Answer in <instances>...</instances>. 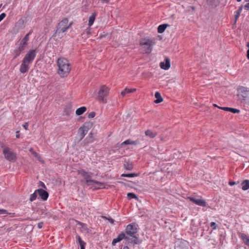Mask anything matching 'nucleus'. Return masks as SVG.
<instances>
[{
  "instance_id": "23",
  "label": "nucleus",
  "mask_w": 249,
  "mask_h": 249,
  "mask_svg": "<svg viewBox=\"0 0 249 249\" xmlns=\"http://www.w3.org/2000/svg\"><path fill=\"white\" fill-rule=\"evenodd\" d=\"M87 110V108L85 107H82L78 108L76 110V114L78 116L81 115L83 114Z\"/></svg>"
},
{
  "instance_id": "33",
  "label": "nucleus",
  "mask_w": 249,
  "mask_h": 249,
  "mask_svg": "<svg viewBox=\"0 0 249 249\" xmlns=\"http://www.w3.org/2000/svg\"><path fill=\"white\" fill-rule=\"evenodd\" d=\"M29 36L27 34L25 35V36L24 37V38L22 39L21 41L22 42H24V43L27 44V42L29 40Z\"/></svg>"
},
{
  "instance_id": "49",
  "label": "nucleus",
  "mask_w": 249,
  "mask_h": 249,
  "mask_svg": "<svg viewBox=\"0 0 249 249\" xmlns=\"http://www.w3.org/2000/svg\"><path fill=\"white\" fill-rule=\"evenodd\" d=\"M16 137L18 139L20 137V134H19V131H17L16 132Z\"/></svg>"
},
{
  "instance_id": "45",
  "label": "nucleus",
  "mask_w": 249,
  "mask_h": 249,
  "mask_svg": "<svg viewBox=\"0 0 249 249\" xmlns=\"http://www.w3.org/2000/svg\"><path fill=\"white\" fill-rule=\"evenodd\" d=\"M43 223L42 222H39L37 224V227L38 229H41L42 228Z\"/></svg>"
},
{
  "instance_id": "29",
  "label": "nucleus",
  "mask_w": 249,
  "mask_h": 249,
  "mask_svg": "<svg viewBox=\"0 0 249 249\" xmlns=\"http://www.w3.org/2000/svg\"><path fill=\"white\" fill-rule=\"evenodd\" d=\"M138 176V174L136 173H131V174H123L122 177H127V178H133Z\"/></svg>"
},
{
  "instance_id": "13",
  "label": "nucleus",
  "mask_w": 249,
  "mask_h": 249,
  "mask_svg": "<svg viewBox=\"0 0 249 249\" xmlns=\"http://www.w3.org/2000/svg\"><path fill=\"white\" fill-rule=\"evenodd\" d=\"M160 66L162 69L167 70L170 67V60L169 58L166 57L164 61L161 62Z\"/></svg>"
},
{
  "instance_id": "55",
  "label": "nucleus",
  "mask_w": 249,
  "mask_h": 249,
  "mask_svg": "<svg viewBox=\"0 0 249 249\" xmlns=\"http://www.w3.org/2000/svg\"><path fill=\"white\" fill-rule=\"evenodd\" d=\"M82 226V228H83L84 229H87V227H86V225L84 224H81Z\"/></svg>"
},
{
  "instance_id": "46",
  "label": "nucleus",
  "mask_w": 249,
  "mask_h": 249,
  "mask_svg": "<svg viewBox=\"0 0 249 249\" xmlns=\"http://www.w3.org/2000/svg\"><path fill=\"white\" fill-rule=\"evenodd\" d=\"M23 127L26 129V130H27L28 129V123H25V124H24L23 125H22Z\"/></svg>"
},
{
  "instance_id": "27",
  "label": "nucleus",
  "mask_w": 249,
  "mask_h": 249,
  "mask_svg": "<svg viewBox=\"0 0 249 249\" xmlns=\"http://www.w3.org/2000/svg\"><path fill=\"white\" fill-rule=\"evenodd\" d=\"M137 142L136 141H130V140H127L121 143V145L126 144H137Z\"/></svg>"
},
{
  "instance_id": "11",
  "label": "nucleus",
  "mask_w": 249,
  "mask_h": 249,
  "mask_svg": "<svg viewBox=\"0 0 249 249\" xmlns=\"http://www.w3.org/2000/svg\"><path fill=\"white\" fill-rule=\"evenodd\" d=\"M189 199L190 201L197 205L203 207H206L207 206L206 202L204 199H196L193 197H189Z\"/></svg>"
},
{
  "instance_id": "1",
  "label": "nucleus",
  "mask_w": 249,
  "mask_h": 249,
  "mask_svg": "<svg viewBox=\"0 0 249 249\" xmlns=\"http://www.w3.org/2000/svg\"><path fill=\"white\" fill-rule=\"evenodd\" d=\"M57 65L59 68L58 73L63 77H67L71 70L68 60L64 58H59Z\"/></svg>"
},
{
  "instance_id": "56",
  "label": "nucleus",
  "mask_w": 249,
  "mask_h": 249,
  "mask_svg": "<svg viewBox=\"0 0 249 249\" xmlns=\"http://www.w3.org/2000/svg\"><path fill=\"white\" fill-rule=\"evenodd\" d=\"M40 183H41V186L42 187L45 188V184L42 182H40Z\"/></svg>"
},
{
  "instance_id": "30",
  "label": "nucleus",
  "mask_w": 249,
  "mask_h": 249,
  "mask_svg": "<svg viewBox=\"0 0 249 249\" xmlns=\"http://www.w3.org/2000/svg\"><path fill=\"white\" fill-rule=\"evenodd\" d=\"M38 195L37 192H36V190L35 191V192L31 195L30 197V200L31 201H33L36 199L37 198V196Z\"/></svg>"
},
{
  "instance_id": "26",
  "label": "nucleus",
  "mask_w": 249,
  "mask_h": 249,
  "mask_svg": "<svg viewBox=\"0 0 249 249\" xmlns=\"http://www.w3.org/2000/svg\"><path fill=\"white\" fill-rule=\"evenodd\" d=\"M22 51H21V50H20L19 49H18V48H17V49H16L14 51V53H13V55H14V58H17L18 56L22 53Z\"/></svg>"
},
{
  "instance_id": "28",
  "label": "nucleus",
  "mask_w": 249,
  "mask_h": 249,
  "mask_svg": "<svg viewBox=\"0 0 249 249\" xmlns=\"http://www.w3.org/2000/svg\"><path fill=\"white\" fill-rule=\"evenodd\" d=\"M124 166V169L127 170L131 171L133 169V165L132 163H129L128 162L125 163Z\"/></svg>"
},
{
  "instance_id": "20",
  "label": "nucleus",
  "mask_w": 249,
  "mask_h": 249,
  "mask_svg": "<svg viewBox=\"0 0 249 249\" xmlns=\"http://www.w3.org/2000/svg\"><path fill=\"white\" fill-rule=\"evenodd\" d=\"M169 26L170 25L168 24H162L159 25L158 28V32L160 34L163 33L166 28Z\"/></svg>"
},
{
  "instance_id": "57",
  "label": "nucleus",
  "mask_w": 249,
  "mask_h": 249,
  "mask_svg": "<svg viewBox=\"0 0 249 249\" xmlns=\"http://www.w3.org/2000/svg\"><path fill=\"white\" fill-rule=\"evenodd\" d=\"M123 249H129V248L127 246L124 247Z\"/></svg>"
},
{
  "instance_id": "34",
  "label": "nucleus",
  "mask_w": 249,
  "mask_h": 249,
  "mask_svg": "<svg viewBox=\"0 0 249 249\" xmlns=\"http://www.w3.org/2000/svg\"><path fill=\"white\" fill-rule=\"evenodd\" d=\"M127 195L129 198H138L136 195L132 193H128Z\"/></svg>"
},
{
  "instance_id": "50",
  "label": "nucleus",
  "mask_w": 249,
  "mask_h": 249,
  "mask_svg": "<svg viewBox=\"0 0 249 249\" xmlns=\"http://www.w3.org/2000/svg\"><path fill=\"white\" fill-rule=\"evenodd\" d=\"M102 3H108L110 0H100Z\"/></svg>"
},
{
  "instance_id": "51",
  "label": "nucleus",
  "mask_w": 249,
  "mask_h": 249,
  "mask_svg": "<svg viewBox=\"0 0 249 249\" xmlns=\"http://www.w3.org/2000/svg\"><path fill=\"white\" fill-rule=\"evenodd\" d=\"M245 9L247 10H249V3H247L245 5Z\"/></svg>"
},
{
  "instance_id": "6",
  "label": "nucleus",
  "mask_w": 249,
  "mask_h": 249,
  "mask_svg": "<svg viewBox=\"0 0 249 249\" xmlns=\"http://www.w3.org/2000/svg\"><path fill=\"white\" fill-rule=\"evenodd\" d=\"M3 154L5 158L9 161H15L16 160V153L8 147L3 149Z\"/></svg>"
},
{
  "instance_id": "48",
  "label": "nucleus",
  "mask_w": 249,
  "mask_h": 249,
  "mask_svg": "<svg viewBox=\"0 0 249 249\" xmlns=\"http://www.w3.org/2000/svg\"><path fill=\"white\" fill-rule=\"evenodd\" d=\"M24 23V20L23 19H20L17 23L18 25L23 24Z\"/></svg>"
},
{
  "instance_id": "54",
  "label": "nucleus",
  "mask_w": 249,
  "mask_h": 249,
  "mask_svg": "<svg viewBox=\"0 0 249 249\" xmlns=\"http://www.w3.org/2000/svg\"><path fill=\"white\" fill-rule=\"evenodd\" d=\"M33 32V30H30V31L28 32V33H27V34L29 36H30L31 34H32Z\"/></svg>"
},
{
  "instance_id": "61",
  "label": "nucleus",
  "mask_w": 249,
  "mask_h": 249,
  "mask_svg": "<svg viewBox=\"0 0 249 249\" xmlns=\"http://www.w3.org/2000/svg\"><path fill=\"white\" fill-rule=\"evenodd\" d=\"M242 0H237V2H240Z\"/></svg>"
},
{
  "instance_id": "52",
  "label": "nucleus",
  "mask_w": 249,
  "mask_h": 249,
  "mask_svg": "<svg viewBox=\"0 0 249 249\" xmlns=\"http://www.w3.org/2000/svg\"><path fill=\"white\" fill-rule=\"evenodd\" d=\"M235 184H236V182H234V181L229 182V185L231 186H233V185H235Z\"/></svg>"
},
{
  "instance_id": "19",
  "label": "nucleus",
  "mask_w": 249,
  "mask_h": 249,
  "mask_svg": "<svg viewBox=\"0 0 249 249\" xmlns=\"http://www.w3.org/2000/svg\"><path fill=\"white\" fill-rule=\"evenodd\" d=\"M96 13L93 12L92 14L89 16V19L88 25L90 27L92 26L95 21V18L96 17Z\"/></svg>"
},
{
  "instance_id": "47",
  "label": "nucleus",
  "mask_w": 249,
  "mask_h": 249,
  "mask_svg": "<svg viewBox=\"0 0 249 249\" xmlns=\"http://www.w3.org/2000/svg\"><path fill=\"white\" fill-rule=\"evenodd\" d=\"M118 241H117V240L116 239V238H114V239H113V240H112V245L113 246H115V244H116L117 243H118Z\"/></svg>"
},
{
  "instance_id": "53",
  "label": "nucleus",
  "mask_w": 249,
  "mask_h": 249,
  "mask_svg": "<svg viewBox=\"0 0 249 249\" xmlns=\"http://www.w3.org/2000/svg\"><path fill=\"white\" fill-rule=\"evenodd\" d=\"M247 57L248 59H249V49L248 50L247 52Z\"/></svg>"
},
{
  "instance_id": "42",
  "label": "nucleus",
  "mask_w": 249,
  "mask_h": 249,
  "mask_svg": "<svg viewBox=\"0 0 249 249\" xmlns=\"http://www.w3.org/2000/svg\"><path fill=\"white\" fill-rule=\"evenodd\" d=\"M219 0H208L212 4H214L215 2L218 3Z\"/></svg>"
},
{
  "instance_id": "24",
  "label": "nucleus",
  "mask_w": 249,
  "mask_h": 249,
  "mask_svg": "<svg viewBox=\"0 0 249 249\" xmlns=\"http://www.w3.org/2000/svg\"><path fill=\"white\" fill-rule=\"evenodd\" d=\"M123 239H124L126 240H129V238L127 236H125V234L124 232H122L121 233L119 234L117 237L116 238V239L117 240V241H118V242L121 241Z\"/></svg>"
},
{
  "instance_id": "35",
  "label": "nucleus",
  "mask_w": 249,
  "mask_h": 249,
  "mask_svg": "<svg viewBox=\"0 0 249 249\" xmlns=\"http://www.w3.org/2000/svg\"><path fill=\"white\" fill-rule=\"evenodd\" d=\"M0 214L2 215H6L10 214V213H9L6 210L0 209Z\"/></svg>"
},
{
  "instance_id": "25",
  "label": "nucleus",
  "mask_w": 249,
  "mask_h": 249,
  "mask_svg": "<svg viewBox=\"0 0 249 249\" xmlns=\"http://www.w3.org/2000/svg\"><path fill=\"white\" fill-rule=\"evenodd\" d=\"M136 90V89H127V88H126L123 91H122L121 92V95L124 97V96L127 93H131V92H133L134 91H135Z\"/></svg>"
},
{
  "instance_id": "2",
  "label": "nucleus",
  "mask_w": 249,
  "mask_h": 249,
  "mask_svg": "<svg viewBox=\"0 0 249 249\" xmlns=\"http://www.w3.org/2000/svg\"><path fill=\"white\" fill-rule=\"evenodd\" d=\"M155 39L144 38L141 40L140 45V50L143 53H150L155 44Z\"/></svg>"
},
{
  "instance_id": "17",
  "label": "nucleus",
  "mask_w": 249,
  "mask_h": 249,
  "mask_svg": "<svg viewBox=\"0 0 249 249\" xmlns=\"http://www.w3.org/2000/svg\"><path fill=\"white\" fill-rule=\"evenodd\" d=\"M145 134L146 136L151 139L155 138L157 135V132H154L150 129L145 131Z\"/></svg>"
},
{
  "instance_id": "60",
  "label": "nucleus",
  "mask_w": 249,
  "mask_h": 249,
  "mask_svg": "<svg viewBox=\"0 0 249 249\" xmlns=\"http://www.w3.org/2000/svg\"><path fill=\"white\" fill-rule=\"evenodd\" d=\"M247 47H248V48H249V42H248V43H247Z\"/></svg>"
},
{
  "instance_id": "3",
  "label": "nucleus",
  "mask_w": 249,
  "mask_h": 249,
  "mask_svg": "<svg viewBox=\"0 0 249 249\" xmlns=\"http://www.w3.org/2000/svg\"><path fill=\"white\" fill-rule=\"evenodd\" d=\"M110 89L109 87L105 85H102L99 87L96 97L98 102L104 104L107 103V97L108 96Z\"/></svg>"
},
{
  "instance_id": "8",
  "label": "nucleus",
  "mask_w": 249,
  "mask_h": 249,
  "mask_svg": "<svg viewBox=\"0 0 249 249\" xmlns=\"http://www.w3.org/2000/svg\"><path fill=\"white\" fill-rule=\"evenodd\" d=\"M237 91L239 93V96H241L240 98L242 102H246L248 96L249 95V89L247 88L240 86L237 89Z\"/></svg>"
},
{
  "instance_id": "12",
  "label": "nucleus",
  "mask_w": 249,
  "mask_h": 249,
  "mask_svg": "<svg viewBox=\"0 0 249 249\" xmlns=\"http://www.w3.org/2000/svg\"><path fill=\"white\" fill-rule=\"evenodd\" d=\"M36 192H37L39 197L43 200H46L47 199L49 194L47 191L42 189H38L36 190Z\"/></svg>"
},
{
  "instance_id": "9",
  "label": "nucleus",
  "mask_w": 249,
  "mask_h": 249,
  "mask_svg": "<svg viewBox=\"0 0 249 249\" xmlns=\"http://www.w3.org/2000/svg\"><path fill=\"white\" fill-rule=\"evenodd\" d=\"M138 225L136 223H132L128 224L126 228V233L127 235L133 236L138 232Z\"/></svg>"
},
{
  "instance_id": "40",
  "label": "nucleus",
  "mask_w": 249,
  "mask_h": 249,
  "mask_svg": "<svg viewBox=\"0 0 249 249\" xmlns=\"http://www.w3.org/2000/svg\"><path fill=\"white\" fill-rule=\"evenodd\" d=\"M240 15V14L235 12V14L234 16V19H235L234 23H235L237 22V20L238 18L239 17Z\"/></svg>"
},
{
  "instance_id": "39",
  "label": "nucleus",
  "mask_w": 249,
  "mask_h": 249,
  "mask_svg": "<svg viewBox=\"0 0 249 249\" xmlns=\"http://www.w3.org/2000/svg\"><path fill=\"white\" fill-rule=\"evenodd\" d=\"M210 226H211V227L213 228V230L216 229L217 226H216V223L215 222H212L210 223Z\"/></svg>"
},
{
  "instance_id": "4",
  "label": "nucleus",
  "mask_w": 249,
  "mask_h": 249,
  "mask_svg": "<svg viewBox=\"0 0 249 249\" xmlns=\"http://www.w3.org/2000/svg\"><path fill=\"white\" fill-rule=\"evenodd\" d=\"M71 23H69V20L65 18L60 21L56 26L54 36H60V34L65 32L71 26Z\"/></svg>"
},
{
  "instance_id": "16",
  "label": "nucleus",
  "mask_w": 249,
  "mask_h": 249,
  "mask_svg": "<svg viewBox=\"0 0 249 249\" xmlns=\"http://www.w3.org/2000/svg\"><path fill=\"white\" fill-rule=\"evenodd\" d=\"M77 243L80 246V249H85L86 243L83 241L79 235L76 236Z\"/></svg>"
},
{
  "instance_id": "36",
  "label": "nucleus",
  "mask_w": 249,
  "mask_h": 249,
  "mask_svg": "<svg viewBox=\"0 0 249 249\" xmlns=\"http://www.w3.org/2000/svg\"><path fill=\"white\" fill-rule=\"evenodd\" d=\"M229 111L232 112L233 113H238L240 112V110L238 109L230 108V110H229Z\"/></svg>"
},
{
  "instance_id": "58",
  "label": "nucleus",
  "mask_w": 249,
  "mask_h": 249,
  "mask_svg": "<svg viewBox=\"0 0 249 249\" xmlns=\"http://www.w3.org/2000/svg\"><path fill=\"white\" fill-rule=\"evenodd\" d=\"M213 106H214V107H218V108H219V107H219L217 106L216 104H213Z\"/></svg>"
},
{
  "instance_id": "32",
  "label": "nucleus",
  "mask_w": 249,
  "mask_h": 249,
  "mask_svg": "<svg viewBox=\"0 0 249 249\" xmlns=\"http://www.w3.org/2000/svg\"><path fill=\"white\" fill-rule=\"evenodd\" d=\"M130 236L132 237V238L131 239L132 242H133V243H134L135 244H138L139 239H138V238L135 235H133V236Z\"/></svg>"
},
{
  "instance_id": "7",
  "label": "nucleus",
  "mask_w": 249,
  "mask_h": 249,
  "mask_svg": "<svg viewBox=\"0 0 249 249\" xmlns=\"http://www.w3.org/2000/svg\"><path fill=\"white\" fill-rule=\"evenodd\" d=\"M78 174L79 175H80L81 176H82L84 178V179L86 181V182L87 184H88L89 182H93L97 185H100V186L103 185V183H102L101 182H99V181H96L95 180H93V179H90V175L88 172H86V171H85L83 170H79L78 171Z\"/></svg>"
},
{
  "instance_id": "44",
  "label": "nucleus",
  "mask_w": 249,
  "mask_h": 249,
  "mask_svg": "<svg viewBox=\"0 0 249 249\" xmlns=\"http://www.w3.org/2000/svg\"><path fill=\"white\" fill-rule=\"evenodd\" d=\"M230 108L231 107H219V108L222 109V110H224L225 111H229V110H230Z\"/></svg>"
},
{
  "instance_id": "10",
  "label": "nucleus",
  "mask_w": 249,
  "mask_h": 249,
  "mask_svg": "<svg viewBox=\"0 0 249 249\" xmlns=\"http://www.w3.org/2000/svg\"><path fill=\"white\" fill-rule=\"evenodd\" d=\"M36 49L29 51L23 60L29 63H31L36 57Z\"/></svg>"
},
{
  "instance_id": "43",
  "label": "nucleus",
  "mask_w": 249,
  "mask_h": 249,
  "mask_svg": "<svg viewBox=\"0 0 249 249\" xmlns=\"http://www.w3.org/2000/svg\"><path fill=\"white\" fill-rule=\"evenodd\" d=\"M242 9H243V5H241L239 7L238 9L236 11V12L240 14L242 12Z\"/></svg>"
},
{
  "instance_id": "41",
  "label": "nucleus",
  "mask_w": 249,
  "mask_h": 249,
  "mask_svg": "<svg viewBox=\"0 0 249 249\" xmlns=\"http://www.w3.org/2000/svg\"><path fill=\"white\" fill-rule=\"evenodd\" d=\"M6 14L2 13L0 15V22L5 17Z\"/></svg>"
},
{
  "instance_id": "18",
  "label": "nucleus",
  "mask_w": 249,
  "mask_h": 249,
  "mask_svg": "<svg viewBox=\"0 0 249 249\" xmlns=\"http://www.w3.org/2000/svg\"><path fill=\"white\" fill-rule=\"evenodd\" d=\"M240 237L243 240V242L249 247V236L244 233H240Z\"/></svg>"
},
{
  "instance_id": "22",
  "label": "nucleus",
  "mask_w": 249,
  "mask_h": 249,
  "mask_svg": "<svg viewBox=\"0 0 249 249\" xmlns=\"http://www.w3.org/2000/svg\"><path fill=\"white\" fill-rule=\"evenodd\" d=\"M155 97L156 98V100L155 101V102L157 104L161 103L163 101V99L159 92H156L155 94Z\"/></svg>"
},
{
  "instance_id": "31",
  "label": "nucleus",
  "mask_w": 249,
  "mask_h": 249,
  "mask_svg": "<svg viewBox=\"0 0 249 249\" xmlns=\"http://www.w3.org/2000/svg\"><path fill=\"white\" fill-rule=\"evenodd\" d=\"M27 45V44L21 41L18 48L21 50V51H23L26 48Z\"/></svg>"
},
{
  "instance_id": "5",
  "label": "nucleus",
  "mask_w": 249,
  "mask_h": 249,
  "mask_svg": "<svg viewBox=\"0 0 249 249\" xmlns=\"http://www.w3.org/2000/svg\"><path fill=\"white\" fill-rule=\"evenodd\" d=\"M92 124L90 123H85L78 129V134L80 136V141L82 140L91 128Z\"/></svg>"
},
{
  "instance_id": "62",
  "label": "nucleus",
  "mask_w": 249,
  "mask_h": 249,
  "mask_svg": "<svg viewBox=\"0 0 249 249\" xmlns=\"http://www.w3.org/2000/svg\"><path fill=\"white\" fill-rule=\"evenodd\" d=\"M247 2H249V0H245Z\"/></svg>"
},
{
  "instance_id": "37",
  "label": "nucleus",
  "mask_w": 249,
  "mask_h": 249,
  "mask_svg": "<svg viewBox=\"0 0 249 249\" xmlns=\"http://www.w3.org/2000/svg\"><path fill=\"white\" fill-rule=\"evenodd\" d=\"M103 218H104V219H105L106 220H108V221L110 223H111V224H114V220L112 218H111L110 217L108 218L107 216H103Z\"/></svg>"
},
{
  "instance_id": "38",
  "label": "nucleus",
  "mask_w": 249,
  "mask_h": 249,
  "mask_svg": "<svg viewBox=\"0 0 249 249\" xmlns=\"http://www.w3.org/2000/svg\"><path fill=\"white\" fill-rule=\"evenodd\" d=\"M95 116V113L94 112H91L88 114V118H93Z\"/></svg>"
},
{
  "instance_id": "63",
  "label": "nucleus",
  "mask_w": 249,
  "mask_h": 249,
  "mask_svg": "<svg viewBox=\"0 0 249 249\" xmlns=\"http://www.w3.org/2000/svg\"><path fill=\"white\" fill-rule=\"evenodd\" d=\"M37 155V153H35V156H36Z\"/></svg>"
},
{
  "instance_id": "15",
  "label": "nucleus",
  "mask_w": 249,
  "mask_h": 249,
  "mask_svg": "<svg viewBox=\"0 0 249 249\" xmlns=\"http://www.w3.org/2000/svg\"><path fill=\"white\" fill-rule=\"evenodd\" d=\"M30 64L23 60L20 65V71L21 73L26 72L29 70Z\"/></svg>"
},
{
  "instance_id": "21",
  "label": "nucleus",
  "mask_w": 249,
  "mask_h": 249,
  "mask_svg": "<svg viewBox=\"0 0 249 249\" xmlns=\"http://www.w3.org/2000/svg\"><path fill=\"white\" fill-rule=\"evenodd\" d=\"M242 189L244 191L249 189V180H244L241 183Z\"/></svg>"
},
{
  "instance_id": "14",
  "label": "nucleus",
  "mask_w": 249,
  "mask_h": 249,
  "mask_svg": "<svg viewBox=\"0 0 249 249\" xmlns=\"http://www.w3.org/2000/svg\"><path fill=\"white\" fill-rule=\"evenodd\" d=\"M30 64L23 60L20 65V71L21 73L26 72L29 70Z\"/></svg>"
},
{
  "instance_id": "59",
  "label": "nucleus",
  "mask_w": 249,
  "mask_h": 249,
  "mask_svg": "<svg viewBox=\"0 0 249 249\" xmlns=\"http://www.w3.org/2000/svg\"><path fill=\"white\" fill-rule=\"evenodd\" d=\"M191 8L192 10H194L195 9V6H191Z\"/></svg>"
}]
</instances>
